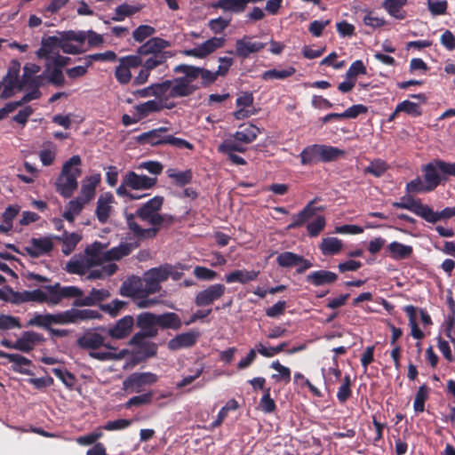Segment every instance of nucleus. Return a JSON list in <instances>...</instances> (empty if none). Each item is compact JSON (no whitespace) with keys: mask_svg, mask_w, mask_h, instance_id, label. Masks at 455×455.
Wrapping results in <instances>:
<instances>
[{"mask_svg":"<svg viewBox=\"0 0 455 455\" xmlns=\"http://www.w3.org/2000/svg\"><path fill=\"white\" fill-rule=\"evenodd\" d=\"M138 119H144L149 115L159 113L162 111V101L157 100H150L144 103L138 104L134 107Z\"/></svg>","mask_w":455,"mask_h":455,"instance_id":"f704fd0d","label":"nucleus"},{"mask_svg":"<svg viewBox=\"0 0 455 455\" xmlns=\"http://www.w3.org/2000/svg\"><path fill=\"white\" fill-rule=\"evenodd\" d=\"M254 98L251 92H243L235 101L238 109L234 112L233 116L236 120H243L250 117L254 114L253 111L247 109V108L252 107Z\"/></svg>","mask_w":455,"mask_h":455,"instance_id":"a878e982","label":"nucleus"},{"mask_svg":"<svg viewBox=\"0 0 455 455\" xmlns=\"http://www.w3.org/2000/svg\"><path fill=\"white\" fill-rule=\"evenodd\" d=\"M320 148V144L307 146L299 154L301 164L311 165L321 162Z\"/></svg>","mask_w":455,"mask_h":455,"instance_id":"72a5a7b5","label":"nucleus"},{"mask_svg":"<svg viewBox=\"0 0 455 455\" xmlns=\"http://www.w3.org/2000/svg\"><path fill=\"white\" fill-rule=\"evenodd\" d=\"M259 270L236 269L225 275L228 283H239L246 284L257 280L259 275Z\"/></svg>","mask_w":455,"mask_h":455,"instance_id":"c756f323","label":"nucleus"},{"mask_svg":"<svg viewBox=\"0 0 455 455\" xmlns=\"http://www.w3.org/2000/svg\"><path fill=\"white\" fill-rule=\"evenodd\" d=\"M147 42L152 52V55H168V52H164V50L171 46V43L169 41L161 37H151Z\"/></svg>","mask_w":455,"mask_h":455,"instance_id":"bf43d9fd","label":"nucleus"},{"mask_svg":"<svg viewBox=\"0 0 455 455\" xmlns=\"http://www.w3.org/2000/svg\"><path fill=\"white\" fill-rule=\"evenodd\" d=\"M239 408V403L235 399L228 400L226 404L220 409L218 413L217 419L212 423V427L216 428L220 427L225 419L228 417V411H235Z\"/></svg>","mask_w":455,"mask_h":455,"instance_id":"603ef678","label":"nucleus"},{"mask_svg":"<svg viewBox=\"0 0 455 455\" xmlns=\"http://www.w3.org/2000/svg\"><path fill=\"white\" fill-rule=\"evenodd\" d=\"M8 291L11 295L9 302L12 304L19 305L29 301L37 302L41 304H48L47 292L44 291L41 289H36L33 291H15L12 288H9Z\"/></svg>","mask_w":455,"mask_h":455,"instance_id":"4468645a","label":"nucleus"},{"mask_svg":"<svg viewBox=\"0 0 455 455\" xmlns=\"http://www.w3.org/2000/svg\"><path fill=\"white\" fill-rule=\"evenodd\" d=\"M246 148L243 146L241 141L235 139L225 140L218 148V151L226 155L234 154V152L243 153Z\"/></svg>","mask_w":455,"mask_h":455,"instance_id":"3c124183","label":"nucleus"},{"mask_svg":"<svg viewBox=\"0 0 455 455\" xmlns=\"http://www.w3.org/2000/svg\"><path fill=\"white\" fill-rule=\"evenodd\" d=\"M306 280L310 284L319 287L334 283L338 280V275L329 270H317L307 275Z\"/></svg>","mask_w":455,"mask_h":455,"instance_id":"7c9ffc66","label":"nucleus"},{"mask_svg":"<svg viewBox=\"0 0 455 455\" xmlns=\"http://www.w3.org/2000/svg\"><path fill=\"white\" fill-rule=\"evenodd\" d=\"M53 239L62 242V252L65 255H69L76 248V244L80 242L81 236L76 233H68L64 230L62 235H54Z\"/></svg>","mask_w":455,"mask_h":455,"instance_id":"ea45409f","label":"nucleus"},{"mask_svg":"<svg viewBox=\"0 0 455 455\" xmlns=\"http://www.w3.org/2000/svg\"><path fill=\"white\" fill-rule=\"evenodd\" d=\"M143 291L138 283H124L121 287V294L124 296L132 297L138 299L137 305L140 308L149 307L156 304V300L143 298Z\"/></svg>","mask_w":455,"mask_h":455,"instance_id":"aec40b11","label":"nucleus"},{"mask_svg":"<svg viewBox=\"0 0 455 455\" xmlns=\"http://www.w3.org/2000/svg\"><path fill=\"white\" fill-rule=\"evenodd\" d=\"M396 112H404L415 117L419 116L422 113L419 104L407 100L400 102L396 106Z\"/></svg>","mask_w":455,"mask_h":455,"instance_id":"338daca9","label":"nucleus"},{"mask_svg":"<svg viewBox=\"0 0 455 455\" xmlns=\"http://www.w3.org/2000/svg\"><path fill=\"white\" fill-rule=\"evenodd\" d=\"M140 11V8L129 5L127 4H123L118 5L115 10V16L112 17V20L114 21H122L125 17H130Z\"/></svg>","mask_w":455,"mask_h":455,"instance_id":"e2e57ef3","label":"nucleus"},{"mask_svg":"<svg viewBox=\"0 0 455 455\" xmlns=\"http://www.w3.org/2000/svg\"><path fill=\"white\" fill-rule=\"evenodd\" d=\"M166 174L176 187H185L190 184L193 180V172L190 169L180 172L177 169L170 168L166 171Z\"/></svg>","mask_w":455,"mask_h":455,"instance_id":"58836bf2","label":"nucleus"},{"mask_svg":"<svg viewBox=\"0 0 455 455\" xmlns=\"http://www.w3.org/2000/svg\"><path fill=\"white\" fill-rule=\"evenodd\" d=\"M235 51H228L229 54H235L239 59L245 60L251 54L258 53L266 46L265 43L253 42L252 36H243L242 38L236 39Z\"/></svg>","mask_w":455,"mask_h":455,"instance_id":"9b49d317","label":"nucleus"},{"mask_svg":"<svg viewBox=\"0 0 455 455\" xmlns=\"http://www.w3.org/2000/svg\"><path fill=\"white\" fill-rule=\"evenodd\" d=\"M272 369L278 371L277 374H272L271 378L275 382L283 381L288 384L291 381V370L290 368L280 363L278 360L273 362L270 366Z\"/></svg>","mask_w":455,"mask_h":455,"instance_id":"13d9d810","label":"nucleus"},{"mask_svg":"<svg viewBox=\"0 0 455 455\" xmlns=\"http://www.w3.org/2000/svg\"><path fill=\"white\" fill-rule=\"evenodd\" d=\"M430 387L426 384L421 385L414 398L413 409L416 412H423L425 411V403L428 399Z\"/></svg>","mask_w":455,"mask_h":455,"instance_id":"09e8293b","label":"nucleus"},{"mask_svg":"<svg viewBox=\"0 0 455 455\" xmlns=\"http://www.w3.org/2000/svg\"><path fill=\"white\" fill-rule=\"evenodd\" d=\"M42 75L44 78H47L48 82L54 86L60 87L65 84L62 69L54 67L49 62L45 64V69Z\"/></svg>","mask_w":455,"mask_h":455,"instance_id":"79ce46f5","label":"nucleus"},{"mask_svg":"<svg viewBox=\"0 0 455 455\" xmlns=\"http://www.w3.org/2000/svg\"><path fill=\"white\" fill-rule=\"evenodd\" d=\"M0 358H6L9 362L13 363L12 370L25 375H33V372L28 369L31 366V360L26 358L20 354H9L0 350Z\"/></svg>","mask_w":455,"mask_h":455,"instance_id":"4be33fe9","label":"nucleus"},{"mask_svg":"<svg viewBox=\"0 0 455 455\" xmlns=\"http://www.w3.org/2000/svg\"><path fill=\"white\" fill-rule=\"evenodd\" d=\"M20 70V63L16 60H12L3 79L4 86L0 95L1 99H9L13 96L15 89L19 90L20 84V80L19 79Z\"/></svg>","mask_w":455,"mask_h":455,"instance_id":"9d476101","label":"nucleus"},{"mask_svg":"<svg viewBox=\"0 0 455 455\" xmlns=\"http://www.w3.org/2000/svg\"><path fill=\"white\" fill-rule=\"evenodd\" d=\"M137 244L132 243H122L118 246H115L103 253L104 261L119 260L122 258L132 253Z\"/></svg>","mask_w":455,"mask_h":455,"instance_id":"2f4dec72","label":"nucleus"},{"mask_svg":"<svg viewBox=\"0 0 455 455\" xmlns=\"http://www.w3.org/2000/svg\"><path fill=\"white\" fill-rule=\"evenodd\" d=\"M43 288L47 291L48 304L58 305L63 299H75L82 298L84 291L76 286H61L60 283L53 285H44Z\"/></svg>","mask_w":455,"mask_h":455,"instance_id":"0eeeda50","label":"nucleus"},{"mask_svg":"<svg viewBox=\"0 0 455 455\" xmlns=\"http://www.w3.org/2000/svg\"><path fill=\"white\" fill-rule=\"evenodd\" d=\"M199 336L200 333L194 331L179 334L169 340L167 345L168 348L170 350L175 351L182 347H193L196 343Z\"/></svg>","mask_w":455,"mask_h":455,"instance_id":"393cba45","label":"nucleus"},{"mask_svg":"<svg viewBox=\"0 0 455 455\" xmlns=\"http://www.w3.org/2000/svg\"><path fill=\"white\" fill-rule=\"evenodd\" d=\"M326 226V219L323 215L317 216L313 221L307 224V235L310 237H316L321 234Z\"/></svg>","mask_w":455,"mask_h":455,"instance_id":"680f3d73","label":"nucleus"},{"mask_svg":"<svg viewBox=\"0 0 455 455\" xmlns=\"http://www.w3.org/2000/svg\"><path fill=\"white\" fill-rule=\"evenodd\" d=\"M321 162L329 163L344 156L345 151L333 146L320 144Z\"/></svg>","mask_w":455,"mask_h":455,"instance_id":"de8ad7c7","label":"nucleus"},{"mask_svg":"<svg viewBox=\"0 0 455 455\" xmlns=\"http://www.w3.org/2000/svg\"><path fill=\"white\" fill-rule=\"evenodd\" d=\"M422 172L424 173L423 180L427 184V188L435 190L443 180L440 170L436 164V160L424 165ZM443 180H446V178L443 177Z\"/></svg>","mask_w":455,"mask_h":455,"instance_id":"cd10ccee","label":"nucleus"},{"mask_svg":"<svg viewBox=\"0 0 455 455\" xmlns=\"http://www.w3.org/2000/svg\"><path fill=\"white\" fill-rule=\"evenodd\" d=\"M157 380L158 376L153 372H133L123 381V389L129 393H140L143 387L155 384Z\"/></svg>","mask_w":455,"mask_h":455,"instance_id":"1a4fd4ad","label":"nucleus"},{"mask_svg":"<svg viewBox=\"0 0 455 455\" xmlns=\"http://www.w3.org/2000/svg\"><path fill=\"white\" fill-rule=\"evenodd\" d=\"M84 205V202H81L80 197L69 201L67 210L63 213V218L68 222H73L75 220L76 215H78L83 210Z\"/></svg>","mask_w":455,"mask_h":455,"instance_id":"5fc2aeb1","label":"nucleus"},{"mask_svg":"<svg viewBox=\"0 0 455 455\" xmlns=\"http://www.w3.org/2000/svg\"><path fill=\"white\" fill-rule=\"evenodd\" d=\"M393 207L406 209L424 220L427 204H423L420 199H414L411 196H402L399 202L392 203Z\"/></svg>","mask_w":455,"mask_h":455,"instance_id":"b1692460","label":"nucleus"},{"mask_svg":"<svg viewBox=\"0 0 455 455\" xmlns=\"http://www.w3.org/2000/svg\"><path fill=\"white\" fill-rule=\"evenodd\" d=\"M98 329L92 331L89 330L85 331L82 336H80L77 340V346L84 350H90L89 355L100 361H108L111 359H121L126 354H128L127 349H123L118 354L112 352H96L97 350L102 347L108 349H113L114 347L109 344V342L106 341V337L97 331Z\"/></svg>","mask_w":455,"mask_h":455,"instance_id":"f03ea898","label":"nucleus"},{"mask_svg":"<svg viewBox=\"0 0 455 455\" xmlns=\"http://www.w3.org/2000/svg\"><path fill=\"white\" fill-rule=\"evenodd\" d=\"M316 199L311 200L299 213L292 215V221L287 226V230L295 229L305 225L311 218L315 215L316 211L322 208L314 206Z\"/></svg>","mask_w":455,"mask_h":455,"instance_id":"a211bd4d","label":"nucleus"},{"mask_svg":"<svg viewBox=\"0 0 455 455\" xmlns=\"http://www.w3.org/2000/svg\"><path fill=\"white\" fill-rule=\"evenodd\" d=\"M387 250L389 257L395 260L409 259L413 253V248L411 245H406L399 242H392L388 244Z\"/></svg>","mask_w":455,"mask_h":455,"instance_id":"c9c22d12","label":"nucleus"},{"mask_svg":"<svg viewBox=\"0 0 455 455\" xmlns=\"http://www.w3.org/2000/svg\"><path fill=\"white\" fill-rule=\"evenodd\" d=\"M319 248L325 256L336 255L342 250L343 243L338 237H325L322 239Z\"/></svg>","mask_w":455,"mask_h":455,"instance_id":"c03bdc74","label":"nucleus"},{"mask_svg":"<svg viewBox=\"0 0 455 455\" xmlns=\"http://www.w3.org/2000/svg\"><path fill=\"white\" fill-rule=\"evenodd\" d=\"M298 261H301L300 255L291 251H283L276 257V263L281 267H292L297 266Z\"/></svg>","mask_w":455,"mask_h":455,"instance_id":"6e6d98bb","label":"nucleus"},{"mask_svg":"<svg viewBox=\"0 0 455 455\" xmlns=\"http://www.w3.org/2000/svg\"><path fill=\"white\" fill-rule=\"evenodd\" d=\"M129 345L134 347L133 354L137 362L146 361L156 356L157 354V345L144 339L134 342L132 337L129 341Z\"/></svg>","mask_w":455,"mask_h":455,"instance_id":"dca6fc26","label":"nucleus"},{"mask_svg":"<svg viewBox=\"0 0 455 455\" xmlns=\"http://www.w3.org/2000/svg\"><path fill=\"white\" fill-rule=\"evenodd\" d=\"M60 38L56 36H50L42 40L41 47L36 52V56L40 59L50 60L51 53L55 47L60 48Z\"/></svg>","mask_w":455,"mask_h":455,"instance_id":"a19ab883","label":"nucleus"},{"mask_svg":"<svg viewBox=\"0 0 455 455\" xmlns=\"http://www.w3.org/2000/svg\"><path fill=\"white\" fill-rule=\"evenodd\" d=\"M403 311L406 313L409 318V324L411 328V336L414 339H421L424 338L423 331L419 328L417 323V308L412 305H408L403 307Z\"/></svg>","mask_w":455,"mask_h":455,"instance_id":"49530a36","label":"nucleus"},{"mask_svg":"<svg viewBox=\"0 0 455 455\" xmlns=\"http://www.w3.org/2000/svg\"><path fill=\"white\" fill-rule=\"evenodd\" d=\"M81 165L82 159L78 155H74L63 164L60 173L55 182L56 191L63 197H71L77 189V179L82 174Z\"/></svg>","mask_w":455,"mask_h":455,"instance_id":"7ed1b4c3","label":"nucleus"},{"mask_svg":"<svg viewBox=\"0 0 455 455\" xmlns=\"http://www.w3.org/2000/svg\"><path fill=\"white\" fill-rule=\"evenodd\" d=\"M134 318L132 315H125L119 319L115 325L106 329L99 328L113 339H123L128 337L133 329Z\"/></svg>","mask_w":455,"mask_h":455,"instance_id":"ddd939ff","label":"nucleus"},{"mask_svg":"<svg viewBox=\"0 0 455 455\" xmlns=\"http://www.w3.org/2000/svg\"><path fill=\"white\" fill-rule=\"evenodd\" d=\"M156 324L162 329L179 330L181 328L182 323L176 313L167 312L156 315Z\"/></svg>","mask_w":455,"mask_h":455,"instance_id":"e433bc0d","label":"nucleus"},{"mask_svg":"<svg viewBox=\"0 0 455 455\" xmlns=\"http://www.w3.org/2000/svg\"><path fill=\"white\" fill-rule=\"evenodd\" d=\"M157 179L140 175L133 171H129L123 177L120 186L116 188L117 195H128V188L133 190H147L154 188Z\"/></svg>","mask_w":455,"mask_h":455,"instance_id":"39448f33","label":"nucleus"},{"mask_svg":"<svg viewBox=\"0 0 455 455\" xmlns=\"http://www.w3.org/2000/svg\"><path fill=\"white\" fill-rule=\"evenodd\" d=\"M156 33V28L149 25H140L132 32V38L138 42L142 43L147 38L152 36Z\"/></svg>","mask_w":455,"mask_h":455,"instance_id":"69168bd1","label":"nucleus"},{"mask_svg":"<svg viewBox=\"0 0 455 455\" xmlns=\"http://www.w3.org/2000/svg\"><path fill=\"white\" fill-rule=\"evenodd\" d=\"M455 217V207H446L440 212H435L430 206H427L424 220L428 223H436L440 220Z\"/></svg>","mask_w":455,"mask_h":455,"instance_id":"4c0bfd02","label":"nucleus"},{"mask_svg":"<svg viewBox=\"0 0 455 455\" xmlns=\"http://www.w3.org/2000/svg\"><path fill=\"white\" fill-rule=\"evenodd\" d=\"M387 170V164L386 162L381 159H376L364 169V173H369L379 178L381 177Z\"/></svg>","mask_w":455,"mask_h":455,"instance_id":"774afa93","label":"nucleus"},{"mask_svg":"<svg viewBox=\"0 0 455 455\" xmlns=\"http://www.w3.org/2000/svg\"><path fill=\"white\" fill-rule=\"evenodd\" d=\"M180 77H176L172 80H164L162 83H156L153 84L154 87V97L157 100H163L164 99L165 94L167 92H169V97L170 98H184L187 97V95H181L177 92H175V87L179 84Z\"/></svg>","mask_w":455,"mask_h":455,"instance_id":"412c9836","label":"nucleus"},{"mask_svg":"<svg viewBox=\"0 0 455 455\" xmlns=\"http://www.w3.org/2000/svg\"><path fill=\"white\" fill-rule=\"evenodd\" d=\"M226 292V286L222 283L212 284L204 290L200 291L195 299L197 307H206L220 299Z\"/></svg>","mask_w":455,"mask_h":455,"instance_id":"2eb2a0df","label":"nucleus"},{"mask_svg":"<svg viewBox=\"0 0 455 455\" xmlns=\"http://www.w3.org/2000/svg\"><path fill=\"white\" fill-rule=\"evenodd\" d=\"M259 133L260 131L257 126L251 124H242L235 132L233 138L241 141L243 144H250L257 139Z\"/></svg>","mask_w":455,"mask_h":455,"instance_id":"473e14b6","label":"nucleus"},{"mask_svg":"<svg viewBox=\"0 0 455 455\" xmlns=\"http://www.w3.org/2000/svg\"><path fill=\"white\" fill-rule=\"evenodd\" d=\"M172 267L169 264L161 265L157 267L150 268L147 271L148 275H151L155 281L161 283L166 281L172 274Z\"/></svg>","mask_w":455,"mask_h":455,"instance_id":"864d4df0","label":"nucleus"},{"mask_svg":"<svg viewBox=\"0 0 455 455\" xmlns=\"http://www.w3.org/2000/svg\"><path fill=\"white\" fill-rule=\"evenodd\" d=\"M168 131L167 127H159L156 129H153L149 132H143L136 137V141L139 144H148L151 146H159V145H166V135H163V133Z\"/></svg>","mask_w":455,"mask_h":455,"instance_id":"5701e85b","label":"nucleus"},{"mask_svg":"<svg viewBox=\"0 0 455 455\" xmlns=\"http://www.w3.org/2000/svg\"><path fill=\"white\" fill-rule=\"evenodd\" d=\"M114 196L110 193L100 196L97 201L95 214L100 223L105 224L109 219Z\"/></svg>","mask_w":455,"mask_h":455,"instance_id":"c85d7f7f","label":"nucleus"},{"mask_svg":"<svg viewBox=\"0 0 455 455\" xmlns=\"http://www.w3.org/2000/svg\"><path fill=\"white\" fill-rule=\"evenodd\" d=\"M44 340V336L38 332L33 331H24L21 337L16 339L17 350L29 353L36 344L43 343Z\"/></svg>","mask_w":455,"mask_h":455,"instance_id":"6ab92c4d","label":"nucleus"},{"mask_svg":"<svg viewBox=\"0 0 455 455\" xmlns=\"http://www.w3.org/2000/svg\"><path fill=\"white\" fill-rule=\"evenodd\" d=\"M110 296V292L106 289H92L89 295L78 298L72 303L73 307H91L94 306L99 302L103 301Z\"/></svg>","mask_w":455,"mask_h":455,"instance_id":"bb28decb","label":"nucleus"},{"mask_svg":"<svg viewBox=\"0 0 455 455\" xmlns=\"http://www.w3.org/2000/svg\"><path fill=\"white\" fill-rule=\"evenodd\" d=\"M164 198L162 196H156L142 204L135 212V215L141 220L148 221L151 226L165 225L170 227L174 222V217L171 214H160Z\"/></svg>","mask_w":455,"mask_h":455,"instance_id":"20e7f679","label":"nucleus"},{"mask_svg":"<svg viewBox=\"0 0 455 455\" xmlns=\"http://www.w3.org/2000/svg\"><path fill=\"white\" fill-rule=\"evenodd\" d=\"M119 65L116 67L115 77L120 84H128L132 80L131 68H136L142 64V58L138 55H127L118 59Z\"/></svg>","mask_w":455,"mask_h":455,"instance_id":"6e6552de","label":"nucleus"},{"mask_svg":"<svg viewBox=\"0 0 455 455\" xmlns=\"http://www.w3.org/2000/svg\"><path fill=\"white\" fill-rule=\"evenodd\" d=\"M50 316L52 325L77 323L81 321L99 319L101 315L99 311L93 309L71 308L57 314H50Z\"/></svg>","mask_w":455,"mask_h":455,"instance_id":"423d86ee","label":"nucleus"},{"mask_svg":"<svg viewBox=\"0 0 455 455\" xmlns=\"http://www.w3.org/2000/svg\"><path fill=\"white\" fill-rule=\"evenodd\" d=\"M408 4V0H384L382 7L388 12L392 17L403 20L405 18L404 12H401V9Z\"/></svg>","mask_w":455,"mask_h":455,"instance_id":"a18cd8bd","label":"nucleus"},{"mask_svg":"<svg viewBox=\"0 0 455 455\" xmlns=\"http://www.w3.org/2000/svg\"><path fill=\"white\" fill-rule=\"evenodd\" d=\"M295 72L296 69L293 67L283 70L269 69L262 73L261 78L265 81L283 80L291 76Z\"/></svg>","mask_w":455,"mask_h":455,"instance_id":"8fccbe9b","label":"nucleus"},{"mask_svg":"<svg viewBox=\"0 0 455 455\" xmlns=\"http://www.w3.org/2000/svg\"><path fill=\"white\" fill-rule=\"evenodd\" d=\"M405 190L409 194H421L433 191L427 188V184L420 177H417L408 182Z\"/></svg>","mask_w":455,"mask_h":455,"instance_id":"052dcab7","label":"nucleus"},{"mask_svg":"<svg viewBox=\"0 0 455 455\" xmlns=\"http://www.w3.org/2000/svg\"><path fill=\"white\" fill-rule=\"evenodd\" d=\"M32 246H26L24 251L32 258H38L42 255L48 254L53 250V243L52 237L32 238L30 240Z\"/></svg>","mask_w":455,"mask_h":455,"instance_id":"f3484780","label":"nucleus"},{"mask_svg":"<svg viewBox=\"0 0 455 455\" xmlns=\"http://www.w3.org/2000/svg\"><path fill=\"white\" fill-rule=\"evenodd\" d=\"M173 72L184 75L180 76L179 84L174 91L178 95H187V97L191 96L200 88L209 87L220 76L217 70L212 72L204 68L188 64L177 65Z\"/></svg>","mask_w":455,"mask_h":455,"instance_id":"f257e3e1","label":"nucleus"},{"mask_svg":"<svg viewBox=\"0 0 455 455\" xmlns=\"http://www.w3.org/2000/svg\"><path fill=\"white\" fill-rule=\"evenodd\" d=\"M212 7L233 13H241L246 9L244 0H218Z\"/></svg>","mask_w":455,"mask_h":455,"instance_id":"37998d69","label":"nucleus"},{"mask_svg":"<svg viewBox=\"0 0 455 455\" xmlns=\"http://www.w3.org/2000/svg\"><path fill=\"white\" fill-rule=\"evenodd\" d=\"M352 381L350 375L344 376L343 380L337 392V399L339 403H345L352 395Z\"/></svg>","mask_w":455,"mask_h":455,"instance_id":"4d7b16f0","label":"nucleus"},{"mask_svg":"<svg viewBox=\"0 0 455 455\" xmlns=\"http://www.w3.org/2000/svg\"><path fill=\"white\" fill-rule=\"evenodd\" d=\"M143 281L144 285L141 287L143 298L148 299V295L156 293L161 290V284L155 281L151 275H148L147 272L144 274Z\"/></svg>","mask_w":455,"mask_h":455,"instance_id":"0e129e2a","label":"nucleus"},{"mask_svg":"<svg viewBox=\"0 0 455 455\" xmlns=\"http://www.w3.org/2000/svg\"><path fill=\"white\" fill-rule=\"evenodd\" d=\"M226 39L224 37H216L213 36L203 44H199L197 47L193 49H186L181 51V54L189 57H195L197 59H204L208 55L214 52L217 49H220L224 46Z\"/></svg>","mask_w":455,"mask_h":455,"instance_id":"f8f14e48","label":"nucleus"}]
</instances>
